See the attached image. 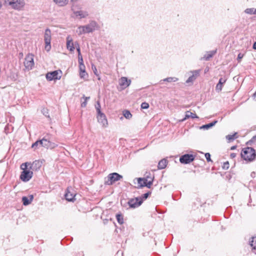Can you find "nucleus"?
<instances>
[{"label": "nucleus", "mask_w": 256, "mask_h": 256, "mask_svg": "<svg viewBox=\"0 0 256 256\" xmlns=\"http://www.w3.org/2000/svg\"><path fill=\"white\" fill-rule=\"evenodd\" d=\"M92 71H93L94 73V74L98 76V70H97L96 66L92 64Z\"/></svg>", "instance_id": "58836bf2"}, {"label": "nucleus", "mask_w": 256, "mask_h": 256, "mask_svg": "<svg viewBox=\"0 0 256 256\" xmlns=\"http://www.w3.org/2000/svg\"><path fill=\"white\" fill-rule=\"evenodd\" d=\"M78 0H71L72 2H75L77 1Z\"/></svg>", "instance_id": "864d4df0"}, {"label": "nucleus", "mask_w": 256, "mask_h": 256, "mask_svg": "<svg viewBox=\"0 0 256 256\" xmlns=\"http://www.w3.org/2000/svg\"><path fill=\"white\" fill-rule=\"evenodd\" d=\"M216 52V50H212L208 52L206 54H205L203 58H202V59L208 60H209L211 58H212Z\"/></svg>", "instance_id": "6ab92c4d"}, {"label": "nucleus", "mask_w": 256, "mask_h": 256, "mask_svg": "<svg viewBox=\"0 0 256 256\" xmlns=\"http://www.w3.org/2000/svg\"><path fill=\"white\" fill-rule=\"evenodd\" d=\"M116 218L118 222L120 224H124V218L122 214H116Z\"/></svg>", "instance_id": "bb28decb"}, {"label": "nucleus", "mask_w": 256, "mask_h": 256, "mask_svg": "<svg viewBox=\"0 0 256 256\" xmlns=\"http://www.w3.org/2000/svg\"><path fill=\"white\" fill-rule=\"evenodd\" d=\"M51 31L49 28H46L44 32V40L45 42V50L49 52L51 49Z\"/></svg>", "instance_id": "0eeeda50"}, {"label": "nucleus", "mask_w": 256, "mask_h": 256, "mask_svg": "<svg viewBox=\"0 0 256 256\" xmlns=\"http://www.w3.org/2000/svg\"><path fill=\"white\" fill-rule=\"evenodd\" d=\"M167 164V160L166 159H162L160 160L158 164V168L160 170L164 168Z\"/></svg>", "instance_id": "5701e85b"}, {"label": "nucleus", "mask_w": 256, "mask_h": 256, "mask_svg": "<svg viewBox=\"0 0 256 256\" xmlns=\"http://www.w3.org/2000/svg\"><path fill=\"white\" fill-rule=\"evenodd\" d=\"M38 146H41L40 140L36 141L34 143L32 144V148H36Z\"/></svg>", "instance_id": "473e14b6"}, {"label": "nucleus", "mask_w": 256, "mask_h": 256, "mask_svg": "<svg viewBox=\"0 0 256 256\" xmlns=\"http://www.w3.org/2000/svg\"><path fill=\"white\" fill-rule=\"evenodd\" d=\"M205 157H206V159L208 162L211 161L210 154L209 153H206L205 154Z\"/></svg>", "instance_id": "a19ab883"}, {"label": "nucleus", "mask_w": 256, "mask_h": 256, "mask_svg": "<svg viewBox=\"0 0 256 256\" xmlns=\"http://www.w3.org/2000/svg\"><path fill=\"white\" fill-rule=\"evenodd\" d=\"M50 141L46 137L40 140L41 146L48 148Z\"/></svg>", "instance_id": "4be33fe9"}, {"label": "nucleus", "mask_w": 256, "mask_h": 256, "mask_svg": "<svg viewBox=\"0 0 256 256\" xmlns=\"http://www.w3.org/2000/svg\"><path fill=\"white\" fill-rule=\"evenodd\" d=\"M97 118L98 122L100 123L102 126L106 127L108 126V120L104 114L102 112L98 114Z\"/></svg>", "instance_id": "f8f14e48"}, {"label": "nucleus", "mask_w": 256, "mask_h": 256, "mask_svg": "<svg viewBox=\"0 0 256 256\" xmlns=\"http://www.w3.org/2000/svg\"><path fill=\"white\" fill-rule=\"evenodd\" d=\"M34 164H36V161L33 162L32 165Z\"/></svg>", "instance_id": "5fc2aeb1"}, {"label": "nucleus", "mask_w": 256, "mask_h": 256, "mask_svg": "<svg viewBox=\"0 0 256 256\" xmlns=\"http://www.w3.org/2000/svg\"><path fill=\"white\" fill-rule=\"evenodd\" d=\"M150 194H151V192H148L144 194L142 196V197L141 198L142 200H143V199L144 200L148 198V197L149 196V195Z\"/></svg>", "instance_id": "e433bc0d"}, {"label": "nucleus", "mask_w": 256, "mask_h": 256, "mask_svg": "<svg viewBox=\"0 0 256 256\" xmlns=\"http://www.w3.org/2000/svg\"><path fill=\"white\" fill-rule=\"evenodd\" d=\"M24 64L26 68L28 70L32 69L34 65V55L32 54H28L26 56L25 58V61L24 62Z\"/></svg>", "instance_id": "1a4fd4ad"}, {"label": "nucleus", "mask_w": 256, "mask_h": 256, "mask_svg": "<svg viewBox=\"0 0 256 256\" xmlns=\"http://www.w3.org/2000/svg\"><path fill=\"white\" fill-rule=\"evenodd\" d=\"M76 50L78 52V54H80V48L79 46H78V48H76Z\"/></svg>", "instance_id": "8fccbe9b"}, {"label": "nucleus", "mask_w": 256, "mask_h": 256, "mask_svg": "<svg viewBox=\"0 0 256 256\" xmlns=\"http://www.w3.org/2000/svg\"><path fill=\"white\" fill-rule=\"evenodd\" d=\"M216 122H217L216 120L214 121V122H210V124H208L202 126L200 127V128L201 129L208 130L210 128H212V126H214Z\"/></svg>", "instance_id": "393cba45"}, {"label": "nucleus", "mask_w": 256, "mask_h": 256, "mask_svg": "<svg viewBox=\"0 0 256 256\" xmlns=\"http://www.w3.org/2000/svg\"><path fill=\"white\" fill-rule=\"evenodd\" d=\"M56 146H57V144H56L54 142H50V144L48 146V148H50V149H52V148H55Z\"/></svg>", "instance_id": "4c0bfd02"}, {"label": "nucleus", "mask_w": 256, "mask_h": 256, "mask_svg": "<svg viewBox=\"0 0 256 256\" xmlns=\"http://www.w3.org/2000/svg\"><path fill=\"white\" fill-rule=\"evenodd\" d=\"M90 97H86V96H83V98H84V102H82L81 104V106L82 107V108H84L86 106V104H87V101L88 100L90 99Z\"/></svg>", "instance_id": "2f4dec72"}, {"label": "nucleus", "mask_w": 256, "mask_h": 256, "mask_svg": "<svg viewBox=\"0 0 256 256\" xmlns=\"http://www.w3.org/2000/svg\"><path fill=\"white\" fill-rule=\"evenodd\" d=\"M154 177L151 176H147L145 178H138V188H142L144 186H146L148 188H150L152 184Z\"/></svg>", "instance_id": "39448f33"}, {"label": "nucleus", "mask_w": 256, "mask_h": 256, "mask_svg": "<svg viewBox=\"0 0 256 256\" xmlns=\"http://www.w3.org/2000/svg\"><path fill=\"white\" fill-rule=\"evenodd\" d=\"M237 134L236 132L234 133V134H228L226 136V138L229 142H231L234 140L235 139V136Z\"/></svg>", "instance_id": "7c9ffc66"}, {"label": "nucleus", "mask_w": 256, "mask_h": 256, "mask_svg": "<svg viewBox=\"0 0 256 256\" xmlns=\"http://www.w3.org/2000/svg\"><path fill=\"white\" fill-rule=\"evenodd\" d=\"M72 10L74 14L73 17L78 19L86 18L88 15V14L86 11L76 10L74 6L72 8Z\"/></svg>", "instance_id": "6e6552de"}, {"label": "nucleus", "mask_w": 256, "mask_h": 256, "mask_svg": "<svg viewBox=\"0 0 256 256\" xmlns=\"http://www.w3.org/2000/svg\"><path fill=\"white\" fill-rule=\"evenodd\" d=\"M80 76L82 78L86 79L87 78L88 74L86 72V71L83 72H80Z\"/></svg>", "instance_id": "f704fd0d"}, {"label": "nucleus", "mask_w": 256, "mask_h": 256, "mask_svg": "<svg viewBox=\"0 0 256 256\" xmlns=\"http://www.w3.org/2000/svg\"><path fill=\"white\" fill-rule=\"evenodd\" d=\"M61 76H58V72L54 70L50 72H48L46 74V78L48 80H60Z\"/></svg>", "instance_id": "ddd939ff"}, {"label": "nucleus", "mask_w": 256, "mask_h": 256, "mask_svg": "<svg viewBox=\"0 0 256 256\" xmlns=\"http://www.w3.org/2000/svg\"><path fill=\"white\" fill-rule=\"evenodd\" d=\"M98 28V23L94 20H90L88 24L78 26L76 32L78 35L92 32Z\"/></svg>", "instance_id": "f257e3e1"}, {"label": "nucleus", "mask_w": 256, "mask_h": 256, "mask_svg": "<svg viewBox=\"0 0 256 256\" xmlns=\"http://www.w3.org/2000/svg\"><path fill=\"white\" fill-rule=\"evenodd\" d=\"M229 168V164L228 162H224V164L223 168L224 169H228Z\"/></svg>", "instance_id": "37998d69"}, {"label": "nucleus", "mask_w": 256, "mask_h": 256, "mask_svg": "<svg viewBox=\"0 0 256 256\" xmlns=\"http://www.w3.org/2000/svg\"><path fill=\"white\" fill-rule=\"evenodd\" d=\"M245 12L248 14H256V8H248L245 10Z\"/></svg>", "instance_id": "cd10ccee"}, {"label": "nucleus", "mask_w": 256, "mask_h": 256, "mask_svg": "<svg viewBox=\"0 0 256 256\" xmlns=\"http://www.w3.org/2000/svg\"><path fill=\"white\" fill-rule=\"evenodd\" d=\"M226 81V78H221L218 81V82L216 86V90L218 92H220L222 90L223 87V84H225Z\"/></svg>", "instance_id": "f3484780"}, {"label": "nucleus", "mask_w": 256, "mask_h": 256, "mask_svg": "<svg viewBox=\"0 0 256 256\" xmlns=\"http://www.w3.org/2000/svg\"><path fill=\"white\" fill-rule=\"evenodd\" d=\"M142 203V200L140 197L136 198H131L128 202L130 208H136Z\"/></svg>", "instance_id": "9d476101"}, {"label": "nucleus", "mask_w": 256, "mask_h": 256, "mask_svg": "<svg viewBox=\"0 0 256 256\" xmlns=\"http://www.w3.org/2000/svg\"><path fill=\"white\" fill-rule=\"evenodd\" d=\"M78 60H82V57L81 54H78Z\"/></svg>", "instance_id": "a18cd8bd"}, {"label": "nucleus", "mask_w": 256, "mask_h": 256, "mask_svg": "<svg viewBox=\"0 0 256 256\" xmlns=\"http://www.w3.org/2000/svg\"><path fill=\"white\" fill-rule=\"evenodd\" d=\"M96 108L98 114H100V112H102L100 110V104L98 101L96 102Z\"/></svg>", "instance_id": "72a5a7b5"}, {"label": "nucleus", "mask_w": 256, "mask_h": 256, "mask_svg": "<svg viewBox=\"0 0 256 256\" xmlns=\"http://www.w3.org/2000/svg\"><path fill=\"white\" fill-rule=\"evenodd\" d=\"M53 1L59 6H64L68 3L69 0H53Z\"/></svg>", "instance_id": "412c9836"}, {"label": "nucleus", "mask_w": 256, "mask_h": 256, "mask_svg": "<svg viewBox=\"0 0 256 256\" xmlns=\"http://www.w3.org/2000/svg\"><path fill=\"white\" fill-rule=\"evenodd\" d=\"M236 154H234V153H232V154H230V157L232 158H234L236 157Z\"/></svg>", "instance_id": "de8ad7c7"}, {"label": "nucleus", "mask_w": 256, "mask_h": 256, "mask_svg": "<svg viewBox=\"0 0 256 256\" xmlns=\"http://www.w3.org/2000/svg\"><path fill=\"white\" fill-rule=\"evenodd\" d=\"M80 71L82 72H85V66L84 64L79 65Z\"/></svg>", "instance_id": "ea45409f"}, {"label": "nucleus", "mask_w": 256, "mask_h": 256, "mask_svg": "<svg viewBox=\"0 0 256 256\" xmlns=\"http://www.w3.org/2000/svg\"><path fill=\"white\" fill-rule=\"evenodd\" d=\"M78 62H79V65L84 64V62H83V59H82V60H79Z\"/></svg>", "instance_id": "09e8293b"}, {"label": "nucleus", "mask_w": 256, "mask_h": 256, "mask_svg": "<svg viewBox=\"0 0 256 256\" xmlns=\"http://www.w3.org/2000/svg\"><path fill=\"white\" fill-rule=\"evenodd\" d=\"M178 80V78L176 77H168L166 78H164L160 81V82L162 83V82H176Z\"/></svg>", "instance_id": "b1692460"}, {"label": "nucleus", "mask_w": 256, "mask_h": 256, "mask_svg": "<svg viewBox=\"0 0 256 256\" xmlns=\"http://www.w3.org/2000/svg\"><path fill=\"white\" fill-rule=\"evenodd\" d=\"M123 114L124 116L126 118V119H130L132 117V114L130 112V111L125 110L123 112Z\"/></svg>", "instance_id": "c85d7f7f"}, {"label": "nucleus", "mask_w": 256, "mask_h": 256, "mask_svg": "<svg viewBox=\"0 0 256 256\" xmlns=\"http://www.w3.org/2000/svg\"><path fill=\"white\" fill-rule=\"evenodd\" d=\"M250 142L256 143V135L254 136L252 140L250 141Z\"/></svg>", "instance_id": "c03bdc74"}, {"label": "nucleus", "mask_w": 256, "mask_h": 256, "mask_svg": "<svg viewBox=\"0 0 256 256\" xmlns=\"http://www.w3.org/2000/svg\"><path fill=\"white\" fill-rule=\"evenodd\" d=\"M32 164L28 162L23 163L20 166V168L23 170L20 176V180L24 182L29 181L32 176L33 172L30 170L32 168Z\"/></svg>", "instance_id": "f03ea898"}, {"label": "nucleus", "mask_w": 256, "mask_h": 256, "mask_svg": "<svg viewBox=\"0 0 256 256\" xmlns=\"http://www.w3.org/2000/svg\"><path fill=\"white\" fill-rule=\"evenodd\" d=\"M122 178V176L116 172L110 174L107 177V180H105L104 184L106 185H112L114 182L120 180Z\"/></svg>", "instance_id": "423d86ee"}, {"label": "nucleus", "mask_w": 256, "mask_h": 256, "mask_svg": "<svg viewBox=\"0 0 256 256\" xmlns=\"http://www.w3.org/2000/svg\"><path fill=\"white\" fill-rule=\"evenodd\" d=\"M241 156L246 160L252 161L256 157L255 150L252 148H245L241 152Z\"/></svg>", "instance_id": "20e7f679"}, {"label": "nucleus", "mask_w": 256, "mask_h": 256, "mask_svg": "<svg viewBox=\"0 0 256 256\" xmlns=\"http://www.w3.org/2000/svg\"><path fill=\"white\" fill-rule=\"evenodd\" d=\"M72 188H68L64 194L66 199L68 201H73L76 196V194L72 192Z\"/></svg>", "instance_id": "4468645a"}, {"label": "nucleus", "mask_w": 256, "mask_h": 256, "mask_svg": "<svg viewBox=\"0 0 256 256\" xmlns=\"http://www.w3.org/2000/svg\"><path fill=\"white\" fill-rule=\"evenodd\" d=\"M243 56H244V54L241 53H240L238 54L237 60L238 62H240V61L241 59L243 58Z\"/></svg>", "instance_id": "79ce46f5"}, {"label": "nucleus", "mask_w": 256, "mask_h": 256, "mask_svg": "<svg viewBox=\"0 0 256 256\" xmlns=\"http://www.w3.org/2000/svg\"><path fill=\"white\" fill-rule=\"evenodd\" d=\"M253 96L254 98H256V92L254 94Z\"/></svg>", "instance_id": "603ef678"}, {"label": "nucleus", "mask_w": 256, "mask_h": 256, "mask_svg": "<svg viewBox=\"0 0 256 256\" xmlns=\"http://www.w3.org/2000/svg\"><path fill=\"white\" fill-rule=\"evenodd\" d=\"M252 48L256 50V42H254Z\"/></svg>", "instance_id": "3c124183"}, {"label": "nucleus", "mask_w": 256, "mask_h": 256, "mask_svg": "<svg viewBox=\"0 0 256 256\" xmlns=\"http://www.w3.org/2000/svg\"><path fill=\"white\" fill-rule=\"evenodd\" d=\"M34 198V196L32 195L30 196V199L26 196H23L22 198V202L24 206H28L31 203Z\"/></svg>", "instance_id": "aec40b11"}, {"label": "nucleus", "mask_w": 256, "mask_h": 256, "mask_svg": "<svg viewBox=\"0 0 256 256\" xmlns=\"http://www.w3.org/2000/svg\"><path fill=\"white\" fill-rule=\"evenodd\" d=\"M234 148H235L234 146H233L232 148V149L234 150Z\"/></svg>", "instance_id": "6e6d98bb"}, {"label": "nucleus", "mask_w": 256, "mask_h": 256, "mask_svg": "<svg viewBox=\"0 0 256 256\" xmlns=\"http://www.w3.org/2000/svg\"><path fill=\"white\" fill-rule=\"evenodd\" d=\"M251 246L254 249H256V236L252 238V240L250 242Z\"/></svg>", "instance_id": "c756f323"}, {"label": "nucleus", "mask_w": 256, "mask_h": 256, "mask_svg": "<svg viewBox=\"0 0 256 256\" xmlns=\"http://www.w3.org/2000/svg\"><path fill=\"white\" fill-rule=\"evenodd\" d=\"M131 83V80H128L126 77H122L119 80V84L123 88H125L128 87Z\"/></svg>", "instance_id": "2eb2a0df"}, {"label": "nucleus", "mask_w": 256, "mask_h": 256, "mask_svg": "<svg viewBox=\"0 0 256 256\" xmlns=\"http://www.w3.org/2000/svg\"><path fill=\"white\" fill-rule=\"evenodd\" d=\"M149 107V104L146 102H144L141 104V108L142 109H146Z\"/></svg>", "instance_id": "c9c22d12"}, {"label": "nucleus", "mask_w": 256, "mask_h": 256, "mask_svg": "<svg viewBox=\"0 0 256 256\" xmlns=\"http://www.w3.org/2000/svg\"><path fill=\"white\" fill-rule=\"evenodd\" d=\"M200 71V70H196L192 72V75L188 78V79L186 80V82L189 83L194 82L196 79V77L199 75Z\"/></svg>", "instance_id": "a211bd4d"}, {"label": "nucleus", "mask_w": 256, "mask_h": 256, "mask_svg": "<svg viewBox=\"0 0 256 256\" xmlns=\"http://www.w3.org/2000/svg\"><path fill=\"white\" fill-rule=\"evenodd\" d=\"M3 2L4 5L18 10H22L25 5L24 0H3Z\"/></svg>", "instance_id": "7ed1b4c3"}, {"label": "nucleus", "mask_w": 256, "mask_h": 256, "mask_svg": "<svg viewBox=\"0 0 256 256\" xmlns=\"http://www.w3.org/2000/svg\"><path fill=\"white\" fill-rule=\"evenodd\" d=\"M194 159V155L191 154H185L182 156L180 158V161L182 164H189L192 162Z\"/></svg>", "instance_id": "9b49d317"}, {"label": "nucleus", "mask_w": 256, "mask_h": 256, "mask_svg": "<svg viewBox=\"0 0 256 256\" xmlns=\"http://www.w3.org/2000/svg\"><path fill=\"white\" fill-rule=\"evenodd\" d=\"M46 110H47L44 109V108L43 110H42L44 114H45L46 116H47L46 114H48V112H46Z\"/></svg>", "instance_id": "49530a36"}, {"label": "nucleus", "mask_w": 256, "mask_h": 256, "mask_svg": "<svg viewBox=\"0 0 256 256\" xmlns=\"http://www.w3.org/2000/svg\"><path fill=\"white\" fill-rule=\"evenodd\" d=\"M197 118L198 116H196V114H193L192 112L190 111H187L186 113L185 118L182 120H186V118Z\"/></svg>", "instance_id": "a878e982"}, {"label": "nucleus", "mask_w": 256, "mask_h": 256, "mask_svg": "<svg viewBox=\"0 0 256 256\" xmlns=\"http://www.w3.org/2000/svg\"><path fill=\"white\" fill-rule=\"evenodd\" d=\"M66 48L70 52H74V50L72 39L70 35L66 37Z\"/></svg>", "instance_id": "dca6fc26"}]
</instances>
